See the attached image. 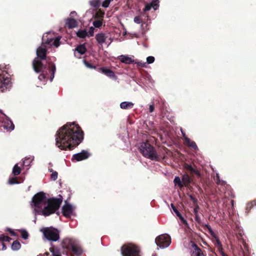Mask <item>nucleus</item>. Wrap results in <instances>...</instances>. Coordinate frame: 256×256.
I'll return each instance as SVG.
<instances>
[{
	"instance_id": "f257e3e1",
	"label": "nucleus",
	"mask_w": 256,
	"mask_h": 256,
	"mask_svg": "<svg viewBox=\"0 0 256 256\" xmlns=\"http://www.w3.org/2000/svg\"><path fill=\"white\" fill-rule=\"evenodd\" d=\"M50 35V32H46L43 35L42 44L36 49L37 58L32 62L34 70L37 73L40 72L38 77V82L40 83L37 85V87H41L42 86L46 84L49 74L50 82L54 77L56 70L55 64L47 60V64L44 65L41 61L46 58V53L48 48L52 46L58 48L60 44V36L54 38Z\"/></svg>"
},
{
	"instance_id": "de8ad7c7",
	"label": "nucleus",
	"mask_w": 256,
	"mask_h": 256,
	"mask_svg": "<svg viewBox=\"0 0 256 256\" xmlns=\"http://www.w3.org/2000/svg\"><path fill=\"white\" fill-rule=\"evenodd\" d=\"M194 174H196L199 178L201 176V174H200V172L198 170H196V172H194Z\"/></svg>"
},
{
	"instance_id": "79ce46f5",
	"label": "nucleus",
	"mask_w": 256,
	"mask_h": 256,
	"mask_svg": "<svg viewBox=\"0 0 256 256\" xmlns=\"http://www.w3.org/2000/svg\"><path fill=\"white\" fill-rule=\"evenodd\" d=\"M194 216H195V220L199 224H202V222H201V220H200V216H198V214H194Z\"/></svg>"
},
{
	"instance_id": "49530a36",
	"label": "nucleus",
	"mask_w": 256,
	"mask_h": 256,
	"mask_svg": "<svg viewBox=\"0 0 256 256\" xmlns=\"http://www.w3.org/2000/svg\"><path fill=\"white\" fill-rule=\"evenodd\" d=\"M193 168H194L190 164H186V168L189 172H190L193 169Z\"/></svg>"
},
{
	"instance_id": "9d476101",
	"label": "nucleus",
	"mask_w": 256,
	"mask_h": 256,
	"mask_svg": "<svg viewBox=\"0 0 256 256\" xmlns=\"http://www.w3.org/2000/svg\"><path fill=\"white\" fill-rule=\"evenodd\" d=\"M96 40L98 43L102 46L104 44L108 46L112 42L113 40L108 33L99 32L96 35Z\"/></svg>"
},
{
	"instance_id": "4be33fe9",
	"label": "nucleus",
	"mask_w": 256,
	"mask_h": 256,
	"mask_svg": "<svg viewBox=\"0 0 256 256\" xmlns=\"http://www.w3.org/2000/svg\"><path fill=\"white\" fill-rule=\"evenodd\" d=\"M134 103L131 102H123L120 104V108L124 110L130 109L134 106Z\"/></svg>"
},
{
	"instance_id": "6ab92c4d",
	"label": "nucleus",
	"mask_w": 256,
	"mask_h": 256,
	"mask_svg": "<svg viewBox=\"0 0 256 256\" xmlns=\"http://www.w3.org/2000/svg\"><path fill=\"white\" fill-rule=\"evenodd\" d=\"M171 206L174 212L176 214V216L180 218L181 222L184 224L185 225H188L187 221L184 219L183 216L182 215L180 212L178 211V210L174 206V205L172 204H171Z\"/></svg>"
},
{
	"instance_id": "aec40b11",
	"label": "nucleus",
	"mask_w": 256,
	"mask_h": 256,
	"mask_svg": "<svg viewBox=\"0 0 256 256\" xmlns=\"http://www.w3.org/2000/svg\"><path fill=\"white\" fill-rule=\"evenodd\" d=\"M119 60L122 62L126 64H132L134 63V60L132 59L131 57H130L127 55L120 56H119Z\"/></svg>"
},
{
	"instance_id": "b1692460",
	"label": "nucleus",
	"mask_w": 256,
	"mask_h": 256,
	"mask_svg": "<svg viewBox=\"0 0 256 256\" xmlns=\"http://www.w3.org/2000/svg\"><path fill=\"white\" fill-rule=\"evenodd\" d=\"M66 26L70 28H74L77 26V22L74 18H68L66 21Z\"/></svg>"
},
{
	"instance_id": "5fc2aeb1",
	"label": "nucleus",
	"mask_w": 256,
	"mask_h": 256,
	"mask_svg": "<svg viewBox=\"0 0 256 256\" xmlns=\"http://www.w3.org/2000/svg\"><path fill=\"white\" fill-rule=\"evenodd\" d=\"M181 132H182V135L183 137H184V138H186V137H187V136H186V134H185L184 132L182 130H181Z\"/></svg>"
},
{
	"instance_id": "f03ea898",
	"label": "nucleus",
	"mask_w": 256,
	"mask_h": 256,
	"mask_svg": "<svg viewBox=\"0 0 256 256\" xmlns=\"http://www.w3.org/2000/svg\"><path fill=\"white\" fill-rule=\"evenodd\" d=\"M83 132L74 122H68L57 131L56 145L62 150H72L83 140Z\"/></svg>"
},
{
	"instance_id": "3c124183",
	"label": "nucleus",
	"mask_w": 256,
	"mask_h": 256,
	"mask_svg": "<svg viewBox=\"0 0 256 256\" xmlns=\"http://www.w3.org/2000/svg\"><path fill=\"white\" fill-rule=\"evenodd\" d=\"M0 244H1L2 246V250H5L6 249V248L5 244L3 242H1Z\"/></svg>"
},
{
	"instance_id": "bf43d9fd",
	"label": "nucleus",
	"mask_w": 256,
	"mask_h": 256,
	"mask_svg": "<svg viewBox=\"0 0 256 256\" xmlns=\"http://www.w3.org/2000/svg\"><path fill=\"white\" fill-rule=\"evenodd\" d=\"M76 12H72L71 13H70V14L72 15V14H76Z\"/></svg>"
},
{
	"instance_id": "1a4fd4ad",
	"label": "nucleus",
	"mask_w": 256,
	"mask_h": 256,
	"mask_svg": "<svg viewBox=\"0 0 256 256\" xmlns=\"http://www.w3.org/2000/svg\"><path fill=\"white\" fill-rule=\"evenodd\" d=\"M43 233L44 237L49 241L56 242L60 238L59 232L54 228H45Z\"/></svg>"
},
{
	"instance_id": "9b49d317",
	"label": "nucleus",
	"mask_w": 256,
	"mask_h": 256,
	"mask_svg": "<svg viewBox=\"0 0 256 256\" xmlns=\"http://www.w3.org/2000/svg\"><path fill=\"white\" fill-rule=\"evenodd\" d=\"M0 122H2L3 128L8 131H12L14 128V125L12 122L5 114L0 111Z\"/></svg>"
},
{
	"instance_id": "69168bd1",
	"label": "nucleus",
	"mask_w": 256,
	"mask_h": 256,
	"mask_svg": "<svg viewBox=\"0 0 256 256\" xmlns=\"http://www.w3.org/2000/svg\"><path fill=\"white\" fill-rule=\"evenodd\" d=\"M152 256H156L155 254H152Z\"/></svg>"
},
{
	"instance_id": "bb28decb",
	"label": "nucleus",
	"mask_w": 256,
	"mask_h": 256,
	"mask_svg": "<svg viewBox=\"0 0 256 256\" xmlns=\"http://www.w3.org/2000/svg\"><path fill=\"white\" fill-rule=\"evenodd\" d=\"M34 160V156H30L28 157H26L24 160L23 162V165L26 166H28L30 165V163Z\"/></svg>"
},
{
	"instance_id": "6e6552de",
	"label": "nucleus",
	"mask_w": 256,
	"mask_h": 256,
	"mask_svg": "<svg viewBox=\"0 0 256 256\" xmlns=\"http://www.w3.org/2000/svg\"><path fill=\"white\" fill-rule=\"evenodd\" d=\"M192 181V180L190 176L188 174H186L182 175V179L178 176H175L174 183L176 186L182 189L184 186L188 188Z\"/></svg>"
},
{
	"instance_id": "a19ab883",
	"label": "nucleus",
	"mask_w": 256,
	"mask_h": 256,
	"mask_svg": "<svg viewBox=\"0 0 256 256\" xmlns=\"http://www.w3.org/2000/svg\"><path fill=\"white\" fill-rule=\"evenodd\" d=\"M134 21L135 23L140 24L142 23V20H141L140 16H136L134 18Z\"/></svg>"
},
{
	"instance_id": "6e6d98bb",
	"label": "nucleus",
	"mask_w": 256,
	"mask_h": 256,
	"mask_svg": "<svg viewBox=\"0 0 256 256\" xmlns=\"http://www.w3.org/2000/svg\"><path fill=\"white\" fill-rule=\"evenodd\" d=\"M250 203H252L254 204V206H256V200H254V201L251 202Z\"/></svg>"
},
{
	"instance_id": "4c0bfd02",
	"label": "nucleus",
	"mask_w": 256,
	"mask_h": 256,
	"mask_svg": "<svg viewBox=\"0 0 256 256\" xmlns=\"http://www.w3.org/2000/svg\"><path fill=\"white\" fill-rule=\"evenodd\" d=\"M22 238L24 240H26L28 237V234L26 230H22L21 234Z\"/></svg>"
},
{
	"instance_id": "4d7b16f0",
	"label": "nucleus",
	"mask_w": 256,
	"mask_h": 256,
	"mask_svg": "<svg viewBox=\"0 0 256 256\" xmlns=\"http://www.w3.org/2000/svg\"><path fill=\"white\" fill-rule=\"evenodd\" d=\"M221 256H228V255L226 254H225L224 252L222 254Z\"/></svg>"
},
{
	"instance_id": "603ef678",
	"label": "nucleus",
	"mask_w": 256,
	"mask_h": 256,
	"mask_svg": "<svg viewBox=\"0 0 256 256\" xmlns=\"http://www.w3.org/2000/svg\"><path fill=\"white\" fill-rule=\"evenodd\" d=\"M104 14V13H101V14H100V15H99V14H98V13H97V14H96V18L102 17V16H103Z\"/></svg>"
},
{
	"instance_id": "423d86ee",
	"label": "nucleus",
	"mask_w": 256,
	"mask_h": 256,
	"mask_svg": "<svg viewBox=\"0 0 256 256\" xmlns=\"http://www.w3.org/2000/svg\"><path fill=\"white\" fill-rule=\"evenodd\" d=\"M139 150L143 156L146 158L152 160H158V158L154 148L148 142H142Z\"/></svg>"
},
{
	"instance_id": "09e8293b",
	"label": "nucleus",
	"mask_w": 256,
	"mask_h": 256,
	"mask_svg": "<svg viewBox=\"0 0 256 256\" xmlns=\"http://www.w3.org/2000/svg\"><path fill=\"white\" fill-rule=\"evenodd\" d=\"M199 208V206H195L194 210V214H198V210Z\"/></svg>"
},
{
	"instance_id": "e2e57ef3",
	"label": "nucleus",
	"mask_w": 256,
	"mask_h": 256,
	"mask_svg": "<svg viewBox=\"0 0 256 256\" xmlns=\"http://www.w3.org/2000/svg\"><path fill=\"white\" fill-rule=\"evenodd\" d=\"M10 232L12 234L14 235V232H12L10 230Z\"/></svg>"
},
{
	"instance_id": "f704fd0d",
	"label": "nucleus",
	"mask_w": 256,
	"mask_h": 256,
	"mask_svg": "<svg viewBox=\"0 0 256 256\" xmlns=\"http://www.w3.org/2000/svg\"><path fill=\"white\" fill-rule=\"evenodd\" d=\"M155 58L152 56H149L146 58V65L148 64H152L154 62Z\"/></svg>"
},
{
	"instance_id": "20e7f679",
	"label": "nucleus",
	"mask_w": 256,
	"mask_h": 256,
	"mask_svg": "<svg viewBox=\"0 0 256 256\" xmlns=\"http://www.w3.org/2000/svg\"><path fill=\"white\" fill-rule=\"evenodd\" d=\"M9 66L0 64V92L10 90L12 86L11 76L8 72Z\"/></svg>"
},
{
	"instance_id": "e433bc0d",
	"label": "nucleus",
	"mask_w": 256,
	"mask_h": 256,
	"mask_svg": "<svg viewBox=\"0 0 256 256\" xmlns=\"http://www.w3.org/2000/svg\"><path fill=\"white\" fill-rule=\"evenodd\" d=\"M58 172H52V173L50 178L51 179L54 181L58 178Z\"/></svg>"
},
{
	"instance_id": "c03bdc74",
	"label": "nucleus",
	"mask_w": 256,
	"mask_h": 256,
	"mask_svg": "<svg viewBox=\"0 0 256 256\" xmlns=\"http://www.w3.org/2000/svg\"><path fill=\"white\" fill-rule=\"evenodd\" d=\"M155 242L158 247L160 246V236H158L156 238L155 240Z\"/></svg>"
},
{
	"instance_id": "a18cd8bd",
	"label": "nucleus",
	"mask_w": 256,
	"mask_h": 256,
	"mask_svg": "<svg viewBox=\"0 0 256 256\" xmlns=\"http://www.w3.org/2000/svg\"><path fill=\"white\" fill-rule=\"evenodd\" d=\"M216 248H217L219 252L220 253V254L224 252L223 251V248H222V244L220 246H217Z\"/></svg>"
},
{
	"instance_id": "37998d69",
	"label": "nucleus",
	"mask_w": 256,
	"mask_h": 256,
	"mask_svg": "<svg viewBox=\"0 0 256 256\" xmlns=\"http://www.w3.org/2000/svg\"><path fill=\"white\" fill-rule=\"evenodd\" d=\"M84 64L85 66L88 68H96L94 66H92V64L87 62L86 60H84Z\"/></svg>"
},
{
	"instance_id": "f8f14e48",
	"label": "nucleus",
	"mask_w": 256,
	"mask_h": 256,
	"mask_svg": "<svg viewBox=\"0 0 256 256\" xmlns=\"http://www.w3.org/2000/svg\"><path fill=\"white\" fill-rule=\"evenodd\" d=\"M202 226L204 228H206L208 229V232L210 234V235L212 236V237L213 238L212 240L214 244V246L216 247L222 245V244L219 240V238L216 234L212 230V228H211V227L210 225L205 224H203Z\"/></svg>"
},
{
	"instance_id": "58836bf2",
	"label": "nucleus",
	"mask_w": 256,
	"mask_h": 256,
	"mask_svg": "<svg viewBox=\"0 0 256 256\" xmlns=\"http://www.w3.org/2000/svg\"><path fill=\"white\" fill-rule=\"evenodd\" d=\"M253 206L254 204L252 203H248L246 208V212H249Z\"/></svg>"
},
{
	"instance_id": "ddd939ff",
	"label": "nucleus",
	"mask_w": 256,
	"mask_h": 256,
	"mask_svg": "<svg viewBox=\"0 0 256 256\" xmlns=\"http://www.w3.org/2000/svg\"><path fill=\"white\" fill-rule=\"evenodd\" d=\"M75 207L69 203H66L62 206V214L66 218H70L73 214Z\"/></svg>"
},
{
	"instance_id": "412c9836",
	"label": "nucleus",
	"mask_w": 256,
	"mask_h": 256,
	"mask_svg": "<svg viewBox=\"0 0 256 256\" xmlns=\"http://www.w3.org/2000/svg\"><path fill=\"white\" fill-rule=\"evenodd\" d=\"M50 253L45 252L43 254H40L38 256H60L59 250L52 247L50 248Z\"/></svg>"
},
{
	"instance_id": "2f4dec72",
	"label": "nucleus",
	"mask_w": 256,
	"mask_h": 256,
	"mask_svg": "<svg viewBox=\"0 0 256 256\" xmlns=\"http://www.w3.org/2000/svg\"><path fill=\"white\" fill-rule=\"evenodd\" d=\"M215 181L217 184H220L222 186H224L225 184V182L220 180V176L218 174H216Z\"/></svg>"
},
{
	"instance_id": "a878e982",
	"label": "nucleus",
	"mask_w": 256,
	"mask_h": 256,
	"mask_svg": "<svg viewBox=\"0 0 256 256\" xmlns=\"http://www.w3.org/2000/svg\"><path fill=\"white\" fill-rule=\"evenodd\" d=\"M76 36L80 38L88 37V32L86 30H80L76 32Z\"/></svg>"
},
{
	"instance_id": "7c9ffc66",
	"label": "nucleus",
	"mask_w": 256,
	"mask_h": 256,
	"mask_svg": "<svg viewBox=\"0 0 256 256\" xmlns=\"http://www.w3.org/2000/svg\"><path fill=\"white\" fill-rule=\"evenodd\" d=\"M135 64H136L138 66H140L142 68H146V62H144L142 60H134V62Z\"/></svg>"
},
{
	"instance_id": "c756f323",
	"label": "nucleus",
	"mask_w": 256,
	"mask_h": 256,
	"mask_svg": "<svg viewBox=\"0 0 256 256\" xmlns=\"http://www.w3.org/2000/svg\"><path fill=\"white\" fill-rule=\"evenodd\" d=\"M21 169L18 166V164H16L12 168V174L14 176H18L20 174Z\"/></svg>"
},
{
	"instance_id": "13d9d810",
	"label": "nucleus",
	"mask_w": 256,
	"mask_h": 256,
	"mask_svg": "<svg viewBox=\"0 0 256 256\" xmlns=\"http://www.w3.org/2000/svg\"><path fill=\"white\" fill-rule=\"evenodd\" d=\"M231 204H232V206H234V200H231Z\"/></svg>"
},
{
	"instance_id": "7ed1b4c3",
	"label": "nucleus",
	"mask_w": 256,
	"mask_h": 256,
	"mask_svg": "<svg viewBox=\"0 0 256 256\" xmlns=\"http://www.w3.org/2000/svg\"><path fill=\"white\" fill-rule=\"evenodd\" d=\"M62 202V198H48L43 192L36 194L32 198L31 206L35 216L37 214L48 216L56 212ZM35 216L34 222H36Z\"/></svg>"
},
{
	"instance_id": "dca6fc26",
	"label": "nucleus",
	"mask_w": 256,
	"mask_h": 256,
	"mask_svg": "<svg viewBox=\"0 0 256 256\" xmlns=\"http://www.w3.org/2000/svg\"><path fill=\"white\" fill-rule=\"evenodd\" d=\"M192 256H206L202 250L194 243L192 244Z\"/></svg>"
},
{
	"instance_id": "f3484780",
	"label": "nucleus",
	"mask_w": 256,
	"mask_h": 256,
	"mask_svg": "<svg viewBox=\"0 0 256 256\" xmlns=\"http://www.w3.org/2000/svg\"><path fill=\"white\" fill-rule=\"evenodd\" d=\"M100 70L102 74L108 77L113 78L116 80L117 79V76L115 75L114 72L111 70L107 68L102 67L100 68Z\"/></svg>"
},
{
	"instance_id": "338daca9",
	"label": "nucleus",
	"mask_w": 256,
	"mask_h": 256,
	"mask_svg": "<svg viewBox=\"0 0 256 256\" xmlns=\"http://www.w3.org/2000/svg\"><path fill=\"white\" fill-rule=\"evenodd\" d=\"M160 139L161 140H162V135L161 134V138H160Z\"/></svg>"
},
{
	"instance_id": "680f3d73",
	"label": "nucleus",
	"mask_w": 256,
	"mask_h": 256,
	"mask_svg": "<svg viewBox=\"0 0 256 256\" xmlns=\"http://www.w3.org/2000/svg\"><path fill=\"white\" fill-rule=\"evenodd\" d=\"M160 116H162V118H164V116H162V108H161V114H160Z\"/></svg>"
},
{
	"instance_id": "c85d7f7f",
	"label": "nucleus",
	"mask_w": 256,
	"mask_h": 256,
	"mask_svg": "<svg viewBox=\"0 0 256 256\" xmlns=\"http://www.w3.org/2000/svg\"><path fill=\"white\" fill-rule=\"evenodd\" d=\"M11 247L13 250H18L20 249L21 245L18 240H15L12 242Z\"/></svg>"
},
{
	"instance_id": "ea45409f",
	"label": "nucleus",
	"mask_w": 256,
	"mask_h": 256,
	"mask_svg": "<svg viewBox=\"0 0 256 256\" xmlns=\"http://www.w3.org/2000/svg\"><path fill=\"white\" fill-rule=\"evenodd\" d=\"M94 34V28L92 26H91L88 32V37H90L93 36Z\"/></svg>"
},
{
	"instance_id": "a211bd4d",
	"label": "nucleus",
	"mask_w": 256,
	"mask_h": 256,
	"mask_svg": "<svg viewBox=\"0 0 256 256\" xmlns=\"http://www.w3.org/2000/svg\"><path fill=\"white\" fill-rule=\"evenodd\" d=\"M158 0H152L151 3L147 4L144 8V11L150 10L152 8H154V10H158Z\"/></svg>"
},
{
	"instance_id": "0e129e2a",
	"label": "nucleus",
	"mask_w": 256,
	"mask_h": 256,
	"mask_svg": "<svg viewBox=\"0 0 256 256\" xmlns=\"http://www.w3.org/2000/svg\"><path fill=\"white\" fill-rule=\"evenodd\" d=\"M191 198H192V200H196H196H195V199H194L193 197H192V196L191 197Z\"/></svg>"
},
{
	"instance_id": "8fccbe9b",
	"label": "nucleus",
	"mask_w": 256,
	"mask_h": 256,
	"mask_svg": "<svg viewBox=\"0 0 256 256\" xmlns=\"http://www.w3.org/2000/svg\"><path fill=\"white\" fill-rule=\"evenodd\" d=\"M154 107L152 105H150L149 110L150 112H152L154 111Z\"/></svg>"
},
{
	"instance_id": "cd10ccee",
	"label": "nucleus",
	"mask_w": 256,
	"mask_h": 256,
	"mask_svg": "<svg viewBox=\"0 0 256 256\" xmlns=\"http://www.w3.org/2000/svg\"><path fill=\"white\" fill-rule=\"evenodd\" d=\"M185 142L188 144L194 149H196L198 148V146L196 144V142L194 141H191L189 138L188 137L185 138Z\"/></svg>"
},
{
	"instance_id": "393cba45",
	"label": "nucleus",
	"mask_w": 256,
	"mask_h": 256,
	"mask_svg": "<svg viewBox=\"0 0 256 256\" xmlns=\"http://www.w3.org/2000/svg\"><path fill=\"white\" fill-rule=\"evenodd\" d=\"M162 123V118H161V124ZM166 126V128H164V126L161 125V131L163 130L164 132L166 134V135L170 136V133L172 130L170 126H168L167 124H164Z\"/></svg>"
},
{
	"instance_id": "4468645a",
	"label": "nucleus",
	"mask_w": 256,
	"mask_h": 256,
	"mask_svg": "<svg viewBox=\"0 0 256 256\" xmlns=\"http://www.w3.org/2000/svg\"><path fill=\"white\" fill-rule=\"evenodd\" d=\"M171 237L168 234H161V248H168L171 244Z\"/></svg>"
},
{
	"instance_id": "39448f33",
	"label": "nucleus",
	"mask_w": 256,
	"mask_h": 256,
	"mask_svg": "<svg viewBox=\"0 0 256 256\" xmlns=\"http://www.w3.org/2000/svg\"><path fill=\"white\" fill-rule=\"evenodd\" d=\"M62 246L68 251H72L76 256H80L82 250L78 240L72 238H66L62 242Z\"/></svg>"
},
{
	"instance_id": "0eeeda50",
	"label": "nucleus",
	"mask_w": 256,
	"mask_h": 256,
	"mask_svg": "<svg viewBox=\"0 0 256 256\" xmlns=\"http://www.w3.org/2000/svg\"><path fill=\"white\" fill-rule=\"evenodd\" d=\"M121 252L123 256H140L138 248L132 244L124 245L122 247Z\"/></svg>"
},
{
	"instance_id": "052dcab7",
	"label": "nucleus",
	"mask_w": 256,
	"mask_h": 256,
	"mask_svg": "<svg viewBox=\"0 0 256 256\" xmlns=\"http://www.w3.org/2000/svg\"><path fill=\"white\" fill-rule=\"evenodd\" d=\"M48 170H49V171H50V172H52H52H54V171L52 170V169H50V168H49V169H48Z\"/></svg>"
},
{
	"instance_id": "c9c22d12",
	"label": "nucleus",
	"mask_w": 256,
	"mask_h": 256,
	"mask_svg": "<svg viewBox=\"0 0 256 256\" xmlns=\"http://www.w3.org/2000/svg\"><path fill=\"white\" fill-rule=\"evenodd\" d=\"M8 184H18V182L14 178H11L8 180Z\"/></svg>"
},
{
	"instance_id": "5701e85b",
	"label": "nucleus",
	"mask_w": 256,
	"mask_h": 256,
	"mask_svg": "<svg viewBox=\"0 0 256 256\" xmlns=\"http://www.w3.org/2000/svg\"><path fill=\"white\" fill-rule=\"evenodd\" d=\"M76 52H78L80 55L84 54L86 52V48L85 44H80L75 49L74 55L78 57V56H76Z\"/></svg>"
},
{
	"instance_id": "2eb2a0df",
	"label": "nucleus",
	"mask_w": 256,
	"mask_h": 256,
	"mask_svg": "<svg viewBox=\"0 0 256 256\" xmlns=\"http://www.w3.org/2000/svg\"><path fill=\"white\" fill-rule=\"evenodd\" d=\"M90 156V154L87 151L82 150L81 152L74 154L72 156V159L79 162L87 159Z\"/></svg>"
},
{
	"instance_id": "864d4df0",
	"label": "nucleus",
	"mask_w": 256,
	"mask_h": 256,
	"mask_svg": "<svg viewBox=\"0 0 256 256\" xmlns=\"http://www.w3.org/2000/svg\"><path fill=\"white\" fill-rule=\"evenodd\" d=\"M196 169H194V168H193V169L190 172L192 174H194V172H196Z\"/></svg>"
},
{
	"instance_id": "473e14b6",
	"label": "nucleus",
	"mask_w": 256,
	"mask_h": 256,
	"mask_svg": "<svg viewBox=\"0 0 256 256\" xmlns=\"http://www.w3.org/2000/svg\"><path fill=\"white\" fill-rule=\"evenodd\" d=\"M92 24L95 28H99L102 25V22L101 20H94Z\"/></svg>"
},
{
	"instance_id": "72a5a7b5",
	"label": "nucleus",
	"mask_w": 256,
	"mask_h": 256,
	"mask_svg": "<svg viewBox=\"0 0 256 256\" xmlns=\"http://www.w3.org/2000/svg\"><path fill=\"white\" fill-rule=\"evenodd\" d=\"M11 240V238L8 236H6L3 234L0 236V240L2 242H10Z\"/></svg>"
}]
</instances>
